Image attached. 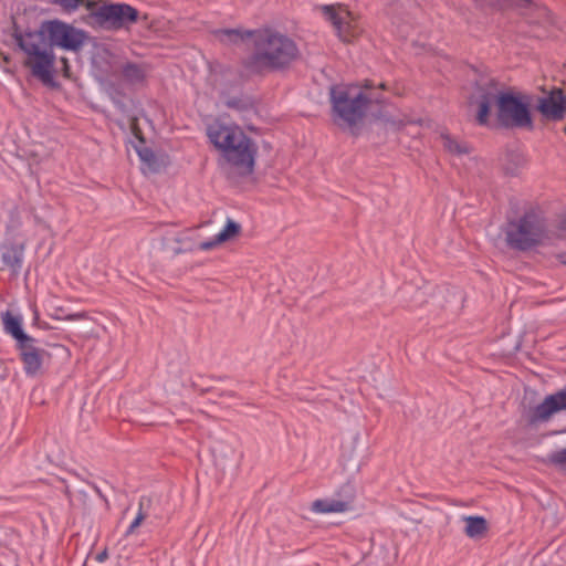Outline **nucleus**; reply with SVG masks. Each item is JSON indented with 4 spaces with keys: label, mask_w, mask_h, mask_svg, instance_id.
Listing matches in <instances>:
<instances>
[{
    "label": "nucleus",
    "mask_w": 566,
    "mask_h": 566,
    "mask_svg": "<svg viewBox=\"0 0 566 566\" xmlns=\"http://www.w3.org/2000/svg\"><path fill=\"white\" fill-rule=\"evenodd\" d=\"M140 144H144V140H140ZM135 149L142 161V170L144 174H154L160 170L161 164L153 149L144 145H137L135 146Z\"/></svg>",
    "instance_id": "15"
},
{
    "label": "nucleus",
    "mask_w": 566,
    "mask_h": 566,
    "mask_svg": "<svg viewBox=\"0 0 566 566\" xmlns=\"http://www.w3.org/2000/svg\"><path fill=\"white\" fill-rule=\"evenodd\" d=\"M146 513L144 512V499L139 502V509L137 511V514L135 518L132 521L129 526L127 527L125 532V536L132 535L135 530L142 524V522L145 520Z\"/></svg>",
    "instance_id": "20"
},
{
    "label": "nucleus",
    "mask_w": 566,
    "mask_h": 566,
    "mask_svg": "<svg viewBox=\"0 0 566 566\" xmlns=\"http://www.w3.org/2000/svg\"><path fill=\"white\" fill-rule=\"evenodd\" d=\"M465 521V534L470 538H478L482 536L486 528V521L482 516H467L464 517Z\"/></svg>",
    "instance_id": "16"
},
{
    "label": "nucleus",
    "mask_w": 566,
    "mask_h": 566,
    "mask_svg": "<svg viewBox=\"0 0 566 566\" xmlns=\"http://www.w3.org/2000/svg\"><path fill=\"white\" fill-rule=\"evenodd\" d=\"M558 260L560 263L566 264V253L558 254Z\"/></svg>",
    "instance_id": "24"
},
{
    "label": "nucleus",
    "mask_w": 566,
    "mask_h": 566,
    "mask_svg": "<svg viewBox=\"0 0 566 566\" xmlns=\"http://www.w3.org/2000/svg\"><path fill=\"white\" fill-rule=\"evenodd\" d=\"M333 118L338 125L352 127L360 122L371 98L357 84H335L329 88Z\"/></svg>",
    "instance_id": "5"
},
{
    "label": "nucleus",
    "mask_w": 566,
    "mask_h": 566,
    "mask_svg": "<svg viewBox=\"0 0 566 566\" xmlns=\"http://www.w3.org/2000/svg\"><path fill=\"white\" fill-rule=\"evenodd\" d=\"M497 106V119L503 127L533 128L528 103L522 96L501 92L494 85L489 86L479 98L476 119L486 125L490 109Z\"/></svg>",
    "instance_id": "4"
},
{
    "label": "nucleus",
    "mask_w": 566,
    "mask_h": 566,
    "mask_svg": "<svg viewBox=\"0 0 566 566\" xmlns=\"http://www.w3.org/2000/svg\"><path fill=\"white\" fill-rule=\"evenodd\" d=\"M23 361V369L28 376H35L42 367V352L33 343H23L18 346Z\"/></svg>",
    "instance_id": "12"
},
{
    "label": "nucleus",
    "mask_w": 566,
    "mask_h": 566,
    "mask_svg": "<svg viewBox=\"0 0 566 566\" xmlns=\"http://www.w3.org/2000/svg\"><path fill=\"white\" fill-rule=\"evenodd\" d=\"M549 461L559 469L566 470V448L551 453Z\"/></svg>",
    "instance_id": "22"
},
{
    "label": "nucleus",
    "mask_w": 566,
    "mask_h": 566,
    "mask_svg": "<svg viewBox=\"0 0 566 566\" xmlns=\"http://www.w3.org/2000/svg\"><path fill=\"white\" fill-rule=\"evenodd\" d=\"M1 261L7 266L13 276H18L21 273L25 245L17 242H6L0 245Z\"/></svg>",
    "instance_id": "11"
},
{
    "label": "nucleus",
    "mask_w": 566,
    "mask_h": 566,
    "mask_svg": "<svg viewBox=\"0 0 566 566\" xmlns=\"http://www.w3.org/2000/svg\"><path fill=\"white\" fill-rule=\"evenodd\" d=\"M503 232L507 247L521 252L543 244L548 237L545 219L535 211L509 220Z\"/></svg>",
    "instance_id": "6"
},
{
    "label": "nucleus",
    "mask_w": 566,
    "mask_h": 566,
    "mask_svg": "<svg viewBox=\"0 0 566 566\" xmlns=\"http://www.w3.org/2000/svg\"><path fill=\"white\" fill-rule=\"evenodd\" d=\"M443 147L452 154L461 155L469 151L467 144L452 139L448 134L441 135Z\"/></svg>",
    "instance_id": "19"
},
{
    "label": "nucleus",
    "mask_w": 566,
    "mask_h": 566,
    "mask_svg": "<svg viewBox=\"0 0 566 566\" xmlns=\"http://www.w3.org/2000/svg\"><path fill=\"white\" fill-rule=\"evenodd\" d=\"M325 18L332 22V24L339 31L342 29L343 19L339 13L333 8L325 6L323 8Z\"/></svg>",
    "instance_id": "21"
},
{
    "label": "nucleus",
    "mask_w": 566,
    "mask_h": 566,
    "mask_svg": "<svg viewBox=\"0 0 566 566\" xmlns=\"http://www.w3.org/2000/svg\"><path fill=\"white\" fill-rule=\"evenodd\" d=\"M87 9L88 24L105 31L128 30L138 20V10L125 2L88 3Z\"/></svg>",
    "instance_id": "7"
},
{
    "label": "nucleus",
    "mask_w": 566,
    "mask_h": 566,
    "mask_svg": "<svg viewBox=\"0 0 566 566\" xmlns=\"http://www.w3.org/2000/svg\"><path fill=\"white\" fill-rule=\"evenodd\" d=\"M387 1L390 6L391 13L396 15L395 23H397L398 27H400L398 20H399V15L402 13V10L412 9L413 7L417 6L416 0H387Z\"/></svg>",
    "instance_id": "18"
},
{
    "label": "nucleus",
    "mask_w": 566,
    "mask_h": 566,
    "mask_svg": "<svg viewBox=\"0 0 566 566\" xmlns=\"http://www.w3.org/2000/svg\"><path fill=\"white\" fill-rule=\"evenodd\" d=\"M210 143L220 151L223 163L240 176L254 170L258 146L238 125L214 123L208 127Z\"/></svg>",
    "instance_id": "3"
},
{
    "label": "nucleus",
    "mask_w": 566,
    "mask_h": 566,
    "mask_svg": "<svg viewBox=\"0 0 566 566\" xmlns=\"http://www.w3.org/2000/svg\"><path fill=\"white\" fill-rule=\"evenodd\" d=\"M105 557H106V553H105V552H103V553H101V554H98V555H97V560H98V562H103V560L105 559Z\"/></svg>",
    "instance_id": "25"
},
{
    "label": "nucleus",
    "mask_w": 566,
    "mask_h": 566,
    "mask_svg": "<svg viewBox=\"0 0 566 566\" xmlns=\"http://www.w3.org/2000/svg\"><path fill=\"white\" fill-rule=\"evenodd\" d=\"M566 411V389H560L537 405L532 412V421H547L554 413Z\"/></svg>",
    "instance_id": "10"
},
{
    "label": "nucleus",
    "mask_w": 566,
    "mask_h": 566,
    "mask_svg": "<svg viewBox=\"0 0 566 566\" xmlns=\"http://www.w3.org/2000/svg\"><path fill=\"white\" fill-rule=\"evenodd\" d=\"M85 40V31L59 19L44 21L38 30L27 31L17 36L19 48L27 55L25 65L31 74L50 87L57 85L53 48L77 52L83 48Z\"/></svg>",
    "instance_id": "1"
},
{
    "label": "nucleus",
    "mask_w": 566,
    "mask_h": 566,
    "mask_svg": "<svg viewBox=\"0 0 566 566\" xmlns=\"http://www.w3.org/2000/svg\"><path fill=\"white\" fill-rule=\"evenodd\" d=\"M536 108L545 119L560 120L566 112V96L560 88H553L537 99Z\"/></svg>",
    "instance_id": "9"
},
{
    "label": "nucleus",
    "mask_w": 566,
    "mask_h": 566,
    "mask_svg": "<svg viewBox=\"0 0 566 566\" xmlns=\"http://www.w3.org/2000/svg\"><path fill=\"white\" fill-rule=\"evenodd\" d=\"M240 229L241 227L238 222L228 218L223 229L220 232H218L212 239L199 243V249L202 251L211 250L216 245L232 239L234 235L239 233Z\"/></svg>",
    "instance_id": "14"
},
{
    "label": "nucleus",
    "mask_w": 566,
    "mask_h": 566,
    "mask_svg": "<svg viewBox=\"0 0 566 566\" xmlns=\"http://www.w3.org/2000/svg\"><path fill=\"white\" fill-rule=\"evenodd\" d=\"M123 77L130 84H140L145 81L144 67L136 63H126L122 69Z\"/></svg>",
    "instance_id": "17"
},
{
    "label": "nucleus",
    "mask_w": 566,
    "mask_h": 566,
    "mask_svg": "<svg viewBox=\"0 0 566 566\" xmlns=\"http://www.w3.org/2000/svg\"><path fill=\"white\" fill-rule=\"evenodd\" d=\"M216 36L223 43H238L252 38L253 51L244 61V67L251 73L282 71L289 67L300 55L295 41L274 29L241 31L221 29Z\"/></svg>",
    "instance_id": "2"
},
{
    "label": "nucleus",
    "mask_w": 566,
    "mask_h": 566,
    "mask_svg": "<svg viewBox=\"0 0 566 566\" xmlns=\"http://www.w3.org/2000/svg\"><path fill=\"white\" fill-rule=\"evenodd\" d=\"M354 500L353 488L344 485L335 497L318 499L312 503L311 511L316 514L344 513L350 509Z\"/></svg>",
    "instance_id": "8"
},
{
    "label": "nucleus",
    "mask_w": 566,
    "mask_h": 566,
    "mask_svg": "<svg viewBox=\"0 0 566 566\" xmlns=\"http://www.w3.org/2000/svg\"><path fill=\"white\" fill-rule=\"evenodd\" d=\"M2 323L4 332L17 340L18 346H22L23 343H34V338L24 332L20 315H13L7 311L2 314Z\"/></svg>",
    "instance_id": "13"
},
{
    "label": "nucleus",
    "mask_w": 566,
    "mask_h": 566,
    "mask_svg": "<svg viewBox=\"0 0 566 566\" xmlns=\"http://www.w3.org/2000/svg\"><path fill=\"white\" fill-rule=\"evenodd\" d=\"M53 3L59 4L66 11H75L83 0H52Z\"/></svg>",
    "instance_id": "23"
}]
</instances>
